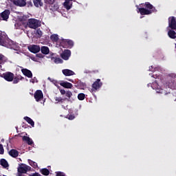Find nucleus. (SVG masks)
Returning <instances> with one entry per match:
<instances>
[{
	"label": "nucleus",
	"mask_w": 176,
	"mask_h": 176,
	"mask_svg": "<svg viewBox=\"0 0 176 176\" xmlns=\"http://www.w3.org/2000/svg\"><path fill=\"white\" fill-rule=\"evenodd\" d=\"M28 163L32 166V167H34V168H36V167H38V164L31 160H28Z\"/></svg>",
	"instance_id": "33"
},
{
	"label": "nucleus",
	"mask_w": 176,
	"mask_h": 176,
	"mask_svg": "<svg viewBox=\"0 0 176 176\" xmlns=\"http://www.w3.org/2000/svg\"><path fill=\"white\" fill-rule=\"evenodd\" d=\"M155 91L157 93H159L160 94H164V96H167V94H170V91H168V88L166 87L157 88Z\"/></svg>",
	"instance_id": "8"
},
{
	"label": "nucleus",
	"mask_w": 176,
	"mask_h": 176,
	"mask_svg": "<svg viewBox=\"0 0 176 176\" xmlns=\"http://www.w3.org/2000/svg\"><path fill=\"white\" fill-rule=\"evenodd\" d=\"M27 25L29 28L36 30L40 26L39 21L35 19H30L28 21Z\"/></svg>",
	"instance_id": "4"
},
{
	"label": "nucleus",
	"mask_w": 176,
	"mask_h": 176,
	"mask_svg": "<svg viewBox=\"0 0 176 176\" xmlns=\"http://www.w3.org/2000/svg\"><path fill=\"white\" fill-rule=\"evenodd\" d=\"M78 98L80 101H83L86 98V95L83 93L78 94Z\"/></svg>",
	"instance_id": "32"
},
{
	"label": "nucleus",
	"mask_w": 176,
	"mask_h": 176,
	"mask_svg": "<svg viewBox=\"0 0 176 176\" xmlns=\"http://www.w3.org/2000/svg\"><path fill=\"white\" fill-rule=\"evenodd\" d=\"M61 58L63 60H69V57H71V50H65L64 52L60 54Z\"/></svg>",
	"instance_id": "9"
},
{
	"label": "nucleus",
	"mask_w": 176,
	"mask_h": 176,
	"mask_svg": "<svg viewBox=\"0 0 176 176\" xmlns=\"http://www.w3.org/2000/svg\"><path fill=\"white\" fill-rule=\"evenodd\" d=\"M144 6V8H139L138 6H136L137 9H138V12L140 13L142 16L152 14L156 12V8L149 2H146Z\"/></svg>",
	"instance_id": "1"
},
{
	"label": "nucleus",
	"mask_w": 176,
	"mask_h": 176,
	"mask_svg": "<svg viewBox=\"0 0 176 176\" xmlns=\"http://www.w3.org/2000/svg\"><path fill=\"white\" fill-rule=\"evenodd\" d=\"M5 150L3 149V145L0 144V155H3Z\"/></svg>",
	"instance_id": "36"
},
{
	"label": "nucleus",
	"mask_w": 176,
	"mask_h": 176,
	"mask_svg": "<svg viewBox=\"0 0 176 176\" xmlns=\"http://www.w3.org/2000/svg\"><path fill=\"white\" fill-rule=\"evenodd\" d=\"M10 2L15 5V6H19L23 8L27 5V1L25 0H8Z\"/></svg>",
	"instance_id": "7"
},
{
	"label": "nucleus",
	"mask_w": 176,
	"mask_h": 176,
	"mask_svg": "<svg viewBox=\"0 0 176 176\" xmlns=\"http://www.w3.org/2000/svg\"><path fill=\"white\" fill-rule=\"evenodd\" d=\"M41 52L43 54H49L50 50H49V47L43 46L41 48Z\"/></svg>",
	"instance_id": "24"
},
{
	"label": "nucleus",
	"mask_w": 176,
	"mask_h": 176,
	"mask_svg": "<svg viewBox=\"0 0 176 176\" xmlns=\"http://www.w3.org/2000/svg\"><path fill=\"white\" fill-rule=\"evenodd\" d=\"M168 25L171 30L176 29V20L175 17L171 16L169 18Z\"/></svg>",
	"instance_id": "14"
},
{
	"label": "nucleus",
	"mask_w": 176,
	"mask_h": 176,
	"mask_svg": "<svg viewBox=\"0 0 176 176\" xmlns=\"http://www.w3.org/2000/svg\"><path fill=\"white\" fill-rule=\"evenodd\" d=\"M62 72L65 76H72L73 75H75V72H74V71L68 69H63Z\"/></svg>",
	"instance_id": "16"
},
{
	"label": "nucleus",
	"mask_w": 176,
	"mask_h": 176,
	"mask_svg": "<svg viewBox=\"0 0 176 176\" xmlns=\"http://www.w3.org/2000/svg\"><path fill=\"white\" fill-rule=\"evenodd\" d=\"M166 86L168 87V89H174L176 90V74H170L168 75L166 81Z\"/></svg>",
	"instance_id": "3"
},
{
	"label": "nucleus",
	"mask_w": 176,
	"mask_h": 176,
	"mask_svg": "<svg viewBox=\"0 0 176 176\" xmlns=\"http://www.w3.org/2000/svg\"><path fill=\"white\" fill-rule=\"evenodd\" d=\"M51 58L52 60H54V63H55V64H63V59L60 58L52 57Z\"/></svg>",
	"instance_id": "30"
},
{
	"label": "nucleus",
	"mask_w": 176,
	"mask_h": 176,
	"mask_svg": "<svg viewBox=\"0 0 176 176\" xmlns=\"http://www.w3.org/2000/svg\"><path fill=\"white\" fill-rule=\"evenodd\" d=\"M46 5H53L54 3V0H44Z\"/></svg>",
	"instance_id": "35"
},
{
	"label": "nucleus",
	"mask_w": 176,
	"mask_h": 176,
	"mask_svg": "<svg viewBox=\"0 0 176 176\" xmlns=\"http://www.w3.org/2000/svg\"><path fill=\"white\" fill-rule=\"evenodd\" d=\"M153 78H157V75H155V76L153 75Z\"/></svg>",
	"instance_id": "45"
},
{
	"label": "nucleus",
	"mask_w": 176,
	"mask_h": 176,
	"mask_svg": "<svg viewBox=\"0 0 176 176\" xmlns=\"http://www.w3.org/2000/svg\"><path fill=\"white\" fill-rule=\"evenodd\" d=\"M85 74H90V72L89 71L85 72Z\"/></svg>",
	"instance_id": "46"
},
{
	"label": "nucleus",
	"mask_w": 176,
	"mask_h": 176,
	"mask_svg": "<svg viewBox=\"0 0 176 176\" xmlns=\"http://www.w3.org/2000/svg\"><path fill=\"white\" fill-rule=\"evenodd\" d=\"M13 42L9 39L6 33L0 30V45L4 46L5 47H10Z\"/></svg>",
	"instance_id": "2"
},
{
	"label": "nucleus",
	"mask_w": 176,
	"mask_h": 176,
	"mask_svg": "<svg viewBox=\"0 0 176 176\" xmlns=\"http://www.w3.org/2000/svg\"><path fill=\"white\" fill-rule=\"evenodd\" d=\"M60 93L62 96L65 94V96L68 98H71L72 97V92L71 91H65V89H60Z\"/></svg>",
	"instance_id": "18"
},
{
	"label": "nucleus",
	"mask_w": 176,
	"mask_h": 176,
	"mask_svg": "<svg viewBox=\"0 0 176 176\" xmlns=\"http://www.w3.org/2000/svg\"><path fill=\"white\" fill-rule=\"evenodd\" d=\"M3 79L7 82H13V79H14V74L10 72H7L3 74Z\"/></svg>",
	"instance_id": "5"
},
{
	"label": "nucleus",
	"mask_w": 176,
	"mask_h": 176,
	"mask_svg": "<svg viewBox=\"0 0 176 176\" xmlns=\"http://www.w3.org/2000/svg\"><path fill=\"white\" fill-rule=\"evenodd\" d=\"M36 57H38V58H43V54H36Z\"/></svg>",
	"instance_id": "42"
},
{
	"label": "nucleus",
	"mask_w": 176,
	"mask_h": 176,
	"mask_svg": "<svg viewBox=\"0 0 176 176\" xmlns=\"http://www.w3.org/2000/svg\"><path fill=\"white\" fill-rule=\"evenodd\" d=\"M50 39L52 42H58V34H52L50 36Z\"/></svg>",
	"instance_id": "31"
},
{
	"label": "nucleus",
	"mask_w": 176,
	"mask_h": 176,
	"mask_svg": "<svg viewBox=\"0 0 176 176\" xmlns=\"http://www.w3.org/2000/svg\"><path fill=\"white\" fill-rule=\"evenodd\" d=\"M36 34H37L38 35H39V36H42V35H43L42 30H41V29H38V30H36Z\"/></svg>",
	"instance_id": "37"
},
{
	"label": "nucleus",
	"mask_w": 176,
	"mask_h": 176,
	"mask_svg": "<svg viewBox=\"0 0 176 176\" xmlns=\"http://www.w3.org/2000/svg\"><path fill=\"white\" fill-rule=\"evenodd\" d=\"M23 79H24V78L21 76H18L16 77H14V76L13 84L16 85V83H19V82H20V80H23Z\"/></svg>",
	"instance_id": "27"
},
{
	"label": "nucleus",
	"mask_w": 176,
	"mask_h": 176,
	"mask_svg": "<svg viewBox=\"0 0 176 176\" xmlns=\"http://www.w3.org/2000/svg\"><path fill=\"white\" fill-rule=\"evenodd\" d=\"M33 3L36 8H39V6H43V2H42V0H34Z\"/></svg>",
	"instance_id": "28"
},
{
	"label": "nucleus",
	"mask_w": 176,
	"mask_h": 176,
	"mask_svg": "<svg viewBox=\"0 0 176 176\" xmlns=\"http://www.w3.org/2000/svg\"><path fill=\"white\" fill-rule=\"evenodd\" d=\"M24 120H25L29 124H30L32 127H34L35 126V122H34V120H32L31 118L25 116L24 117Z\"/></svg>",
	"instance_id": "23"
},
{
	"label": "nucleus",
	"mask_w": 176,
	"mask_h": 176,
	"mask_svg": "<svg viewBox=\"0 0 176 176\" xmlns=\"http://www.w3.org/2000/svg\"><path fill=\"white\" fill-rule=\"evenodd\" d=\"M34 98L37 102L43 98V93L41 90H37L34 93Z\"/></svg>",
	"instance_id": "13"
},
{
	"label": "nucleus",
	"mask_w": 176,
	"mask_h": 176,
	"mask_svg": "<svg viewBox=\"0 0 176 176\" xmlns=\"http://www.w3.org/2000/svg\"><path fill=\"white\" fill-rule=\"evenodd\" d=\"M55 101L56 102V104H64L65 101H67L68 102H71V98H61V97H55Z\"/></svg>",
	"instance_id": "15"
},
{
	"label": "nucleus",
	"mask_w": 176,
	"mask_h": 176,
	"mask_svg": "<svg viewBox=\"0 0 176 176\" xmlns=\"http://www.w3.org/2000/svg\"><path fill=\"white\" fill-rule=\"evenodd\" d=\"M5 56H3L2 54H0V67L2 65V64L5 63Z\"/></svg>",
	"instance_id": "34"
},
{
	"label": "nucleus",
	"mask_w": 176,
	"mask_h": 176,
	"mask_svg": "<svg viewBox=\"0 0 176 176\" xmlns=\"http://www.w3.org/2000/svg\"><path fill=\"white\" fill-rule=\"evenodd\" d=\"M28 50H30L31 53L36 54V53H39V52H41V47L36 45H33L32 46L28 47Z\"/></svg>",
	"instance_id": "11"
},
{
	"label": "nucleus",
	"mask_w": 176,
	"mask_h": 176,
	"mask_svg": "<svg viewBox=\"0 0 176 176\" xmlns=\"http://www.w3.org/2000/svg\"><path fill=\"white\" fill-rule=\"evenodd\" d=\"M27 5L28 8H30V6H32V2L31 1H28Z\"/></svg>",
	"instance_id": "43"
},
{
	"label": "nucleus",
	"mask_w": 176,
	"mask_h": 176,
	"mask_svg": "<svg viewBox=\"0 0 176 176\" xmlns=\"http://www.w3.org/2000/svg\"><path fill=\"white\" fill-rule=\"evenodd\" d=\"M68 119H69V120H74V119H75V116L70 114L68 116Z\"/></svg>",
	"instance_id": "39"
},
{
	"label": "nucleus",
	"mask_w": 176,
	"mask_h": 176,
	"mask_svg": "<svg viewBox=\"0 0 176 176\" xmlns=\"http://www.w3.org/2000/svg\"><path fill=\"white\" fill-rule=\"evenodd\" d=\"M63 6H65V9H67V10H69L71 8H72V3H71V0H65Z\"/></svg>",
	"instance_id": "22"
},
{
	"label": "nucleus",
	"mask_w": 176,
	"mask_h": 176,
	"mask_svg": "<svg viewBox=\"0 0 176 176\" xmlns=\"http://www.w3.org/2000/svg\"><path fill=\"white\" fill-rule=\"evenodd\" d=\"M22 140H23V141H25L26 142H28V141H30V137L23 136Z\"/></svg>",
	"instance_id": "38"
},
{
	"label": "nucleus",
	"mask_w": 176,
	"mask_h": 176,
	"mask_svg": "<svg viewBox=\"0 0 176 176\" xmlns=\"http://www.w3.org/2000/svg\"><path fill=\"white\" fill-rule=\"evenodd\" d=\"M69 82H74L73 80H68Z\"/></svg>",
	"instance_id": "47"
},
{
	"label": "nucleus",
	"mask_w": 176,
	"mask_h": 176,
	"mask_svg": "<svg viewBox=\"0 0 176 176\" xmlns=\"http://www.w3.org/2000/svg\"><path fill=\"white\" fill-rule=\"evenodd\" d=\"M21 72L25 76H27V78H32V72L28 69H22Z\"/></svg>",
	"instance_id": "17"
},
{
	"label": "nucleus",
	"mask_w": 176,
	"mask_h": 176,
	"mask_svg": "<svg viewBox=\"0 0 176 176\" xmlns=\"http://www.w3.org/2000/svg\"><path fill=\"white\" fill-rule=\"evenodd\" d=\"M62 43H66L69 49H72V47H74V41L72 40H63Z\"/></svg>",
	"instance_id": "20"
},
{
	"label": "nucleus",
	"mask_w": 176,
	"mask_h": 176,
	"mask_svg": "<svg viewBox=\"0 0 176 176\" xmlns=\"http://www.w3.org/2000/svg\"><path fill=\"white\" fill-rule=\"evenodd\" d=\"M60 85L62 86V87H65V89H72L73 87L72 83L69 82H62L60 83Z\"/></svg>",
	"instance_id": "19"
},
{
	"label": "nucleus",
	"mask_w": 176,
	"mask_h": 176,
	"mask_svg": "<svg viewBox=\"0 0 176 176\" xmlns=\"http://www.w3.org/2000/svg\"><path fill=\"white\" fill-rule=\"evenodd\" d=\"M0 164L2 166V167H3V168H8V167H9V164L5 159H1L0 160Z\"/></svg>",
	"instance_id": "26"
},
{
	"label": "nucleus",
	"mask_w": 176,
	"mask_h": 176,
	"mask_svg": "<svg viewBox=\"0 0 176 176\" xmlns=\"http://www.w3.org/2000/svg\"><path fill=\"white\" fill-rule=\"evenodd\" d=\"M27 144H28V145H32V144H34V141H32V139H31V138H30V140H28Z\"/></svg>",
	"instance_id": "40"
},
{
	"label": "nucleus",
	"mask_w": 176,
	"mask_h": 176,
	"mask_svg": "<svg viewBox=\"0 0 176 176\" xmlns=\"http://www.w3.org/2000/svg\"><path fill=\"white\" fill-rule=\"evenodd\" d=\"M10 15V10H5L3 12L1 13L0 16L4 21H8L9 16Z\"/></svg>",
	"instance_id": "10"
},
{
	"label": "nucleus",
	"mask_w": 176,
	"mask_h": 176,
	"mask_svg": "<svg viewBox=\"0 0 176 176\" xmlns=\"http://www.w3.org/2000/svg\"><path fill=\"white\" fill-rule=\"evenodd\" d=\"M30 170H31V167L25 164L19 166L18 168L19 176H21L22 174H27V171H30Z\"/></svg>",
	"instance_id": "6"
},
{
	"label": "nucleus",
	"mask_w": 176,
	"mask_h": 176,
	"mask_svg": "<svg viewBox=\"0 0 176 176\" xmlns=\"http://www.w3.org/2000/svg\"><path fill=\"white\" fill-rule=\"evenodd\" d=\"M32 83H35V82L37 83L38 80L36 79V77H34L33 79L31 80Z\"/></svg>",
	"instance_id": "41"
},
{
	"label": "nucleus",
	"mask_w": 176,
	"mask_h": 176,
	"mask_svg": "<svg viewBox=\"0 0 176 176\" xmlns=\"http://www.w3.org/2000/svg\"><path fill=\"white\" fill-rule=\"evenodd\" d=\"M40 173L43 175H45L47 176L49 175V174H50V171L49 170V169L44 168L40 170Z\"/></svg>",
	"instance_id": "29"
},
{
	"label": "nucleus",
	"mask_w": 176,
	"mask_h": 176,
	"mask_svg": "<svg viewBox=\"0 0 176 176\" xmlns=\"http://www.w3.org/2000/svg\"><path fill=\"white\" fill-rule=\"evenodd\" d=\"M8 153L12 157L16 158L19 156V151L16 149H11Z\"/></svg>",
	"instance_id": "21"
},
{
	"label": "nucleus",
	"mask_w": 176,
	"mask_h": 176,
	"mask_svg": "<svg viewBox=\"0 0 176 176\" xmlns=\"http://www.w3.org/2000/svg\"><path fill=\"white\" fill-rule=\"evenodd\" d=\"M102 86V82H101V79L98 78L93 84L92 89L94 90H98Z\"/></svg>",
	"instance_id": "12"
},
{
	"label": "nucleus",
	"mask_w": 176,
	"mask_h": 176,
	"mask_svg": "<svg viewBox=\"0 0 176 176\" xmlns=\"http://www.w3.org/2000/svg\"><path fill=\"white\" fill-rule=\"evenodd\" d=\"M153 68V67L152 66L150 67L148 71H153V70H152Z\"/></svg>",
	"instance_id": "44"
},
{
	"label": "nucleus",
	"mask_w": 176,
	"mask_h": 176,
	"mask_svg": "<svg viewBox=\"0 0 176 176\" xmlns=\"http://www.w3.org/2000/svg\"><path fill=\"white\" fill-rule=\"evenodd\" d=\"M168 35L171 39H175L176 38V32L175 31L173 30V29L168 32Z\"/></svg>",
	"instance_id": "25"
}]
</instances>
